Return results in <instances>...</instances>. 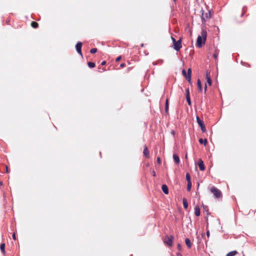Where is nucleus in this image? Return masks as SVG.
<instances>
[{"label": "nucleus", "instance_id": "obj_7", "mask_svg": "<svg viewBox=\"0 0 256 256\" xmlns=\"http://www.w3.org/2000/svg\"><path fill=\"white\" fill-rule=\"evenodd\" d=\"M82 44L80 42H77V44L76 45V52L78 54H79L82 56Z\"/></svg>", "mask_w": 256, "mask_h": 256}, {"label": "nucleus", "instance_id": "obj_36", "mask_svg": "<svg viewBox=\"0 0 256 256\" xmlns=\"http://www.w3.org/2000/svg\"><path fill=\"white\" fill-rule=\"evenodd\" d=\"M126 66V64L124 63H122L120 64V67L123 68Z\"/></svg>", "mask_w": 256, "mask_h": 256}, {"label": "nucleus", "instance_id": "obj_11", "mask_svg": "<svg viewBox=\"0 0 256 256\" xmlns=\"http://www.w3.org/2000/svg\"><path fill=\"white\" fill-rule=\"evenodd\" d=\"M200 208L198 206H196L194 207V214L196 216H200Z\"/></svg>", "mask_w": 256, "mask_h": 256}, {"label": "nucleus", "instance_id": "obj_10", "mask_svg": "<svg viewBox=\"0 0 256 256\" xmlns=\"http://www.w3.org/2000/svg\"><path fill=\"white\" fill-rule=\"evenodd\" d=\"M162 190L164 194H168V188L166 184H164L162 185Z\"/></svg>", "mask_w": 256, "mask_h": 256}, {"label": "nucleus", "instance_id": "obj_35", "mask_svg": "<svg viewBox=\"0 0 256 256\" xmlns=\"http://www.w3.org/2000/svg\"><path fill=\"white\" fill-rule=\"evenodd\" d=\"M120 60H121V56H118V58H116V62H118V61H120Z\"/></svg>", "mask_w": 256, "mask_h": 256}, {"label": "nucleus", "instance_id": "obj_14", "mask_svg": "<svg viewBox=\"0 0 256 256\" xmlns=\"http://www.w3.org/2000/svg\"><path fill=\"white\" fill-rule=\"evenodd\" d=\"M185 243L186 246L190 248H192V243L190 240L188 238L185 239Z\"/></svg>", "mask_w": 256, "mask_h": 256}, {"label": "nucleus", "instance_id": "obj_42", "mask_svg": "<svg viewBox=\"0 0 256 256\" xmlns=\"http://www.w3.org/2000/svg\"><path fill=\"white\" fill-rule=\"evenodd\" d=\"M152 64L154 65H156V64H158V62H152Z\"/></svg>", "mask_w": 256, "mask_h": 256}, {"label": "nucleus", "instance_id": "obj_21", "mask_svg": "<svg viewBox=\"0 0 256 256\" xmlns=\"http://www.w3.org/2000/svg\"><path fill=\"white\" fill-rule=\"evenodd\" d=\"M88 67L90 68H94L96 66L95 63L94 62H88Z\"/></svg>", "mask_w": 256, "mask_h": 256}, {"label": "nucleus", "instance_id": "obj_43", "mask_svg": "<svg viewBox=\"0 0 256 256\" xmlns=\"http://www.w3.org/2000/svg\"><path fill=\"white\" fill-rule=\"evenodd\" d=\"M171 38H172V42H173V43H174V40H176V39H175L174 37H172V36H171Z\"/></svg>", "mask_w": 256, "mask_h": 256}, {"label": "nucleus", "instance_id": "obj_6", "mask_svg": "<svg viewBox=\"0 0 256 256\" xmlns=\"http://www.w3.org/2000/svg\"><path fill=\"white\" fill-rule=\"evenodd\" d=\"M174 237L172 236H166L165 238V240L164 242L165 244L172 246V242L174 240Z\"/></svg>", "mask_w": 256, "mask_h": 256}, {"label": "nucleus", "instance_id": "obj_4", "mask_svg": "<svg viewBox=\"0 0 256 256\" xmlns=\"http://www.w3.org/2000/svg\"><path fill=\"white\" fill-rule=\"evenodd\" d=\"M202 23H204L206 20L210 18L212 16V13L210 10L208 12H206L204 14V11L203 10H202Z\"/></svg>", "mask_w": 256, "mask_h": 256}, {"label": "nucleus", "instance_id": "obj_34", "mask_svg": "<svg viewBox=\"0 0 256 256\" xmlns=\"http://www.w3.org/2000/svg\"><path fill=\"white\" fill-rule=\"evenodd\" d=\"M177 247H178V249L179 250H181V248H182V246H181V244H177Z\"/></svg>", "mask_w": 256, "mask_h": 256}, {"label": "nucleus", "instance_id": "obj_45", "mask_svg": "<svg viewBox=\"0 0 256 256\" xmlns=\"http://www.w3.org/2000/svg\"><path fill=\"white\" fill-rule=\"evenodd\" d=\"M152 176H156V172L154 170L152 172Z\"/></svg>", "mask_w": 256, "mask_h": 256}, {"label": "nucleus", "instance_id": "obj_30", "mask_svg": "<svg viewBox=\"0 0 256 256\" xmlns=\"http://www.w3.org/2000/svg\"><path fill=\"white\" fill-rule=\"evenodd\" d=\"M182 74L183 76L185 77L186 78V77L187 76V73L186 72V71L184 69H183L182 70Z\"/></svg>", "mask_w": 256, "mask_h": 256}, {"label": "nucleus", "instance_id": "obj_8", "mask_svg": "<svg viewBox=\"0 0 256 256\" xmlns=\"http://www.w3.org/2000/svg\"><path fill=\"white\" fill-rule=\"evenodd\" d=\"M191 75H192V69L190 68H189L187 72V76L186 77V79L188 80V82L190 84H192V79H191Z\"/></svg>", "mask_w": 256, "mask_h": 256}, {"label": "nucleus", "instance_id": "obj_27", "mask_svg": "<svg viewBox=\"0 0 256 256\" xmlns=\"http://www.w3.org/2000/svg\"><path fill=\"white\" fill-rule=\"evenodd\" d=\"M206 79V81H207L208 84V85L210 86L212 85V80L211 78H207Z\"/></svg>", "mask_w": 256, "mask_h": 256}, {"label": "nucleus", "instance_id": "obj_17", "mask_svg": "<svg viewBox=\"0 0 256 256\" xmlns=\"http://www.w3.org/2000/svg\"><path fill=\"white\" fill-rule=\"evenodd\" d=\"M183 206L184 209H187L188 208V203L186 198L182 199Z\"/></svg>", "mask_w": 256, "mask_h": 256}, {"label": "nucleus", "instance_id": "obj_2", "mask_svg": "<svg viewBox=\"0 0 256 256\" xmlns=\"http://www.w3.org/2000/svg\"><path fill=\"white\" fill-rule=\"evenodd\" d=\"M210 192L214 194V196L217 198H218L222 196V194L220 190L214 186H212L210 188Z\"/></svg>", "mask_w": 256, "mask_h": 256}, {"label": "nucleus", "instance_id": "obj_33", "mask_svg": "<svg viewBox=\"0 0 256 256\" xmlns=\"http://www.w3.org/2000/svg\"><path fill=\"white\" fill-rule=\"evenodd\" d=\"M218 53H217L216 52H215L213 54V56H214V58L215 59H216V58H217V57H218Z\"/></svg>", "mask_w": 256, "mask_h": 256}, {"label": "nucleus", "instance_id": "obj_25", "mask_svg": "<svg viewBox=\"0 0 256 256\" xmlns=\"http://www.w3.org/2000/svg\"><path fill=\"white\" fill-rule=\"evenodd\" d=\"M192 188V182H188L187 184V190L190 192Z\"/></svg>", "mask_w": 256, "mask_h": 256}, {"label": "nucleus", "instance_id": "obj_28", "mask_svg": "<svg viewBox=\"0 0 256 256\" xmlns=\"http://www.w3.org/2000/svg\"><path fill=\"white\" fill-rule=\"evenodd\" d=\"M246 6L243 7L242 12V13L240 16H242L244 15V14H245V12H246Z\"/></svg>", "mask_w": 256, "mask_h": 256}, {"label": "nucleus", "instance_id": "obj_50", "mask_svg": "<svg viewBox=\"0 0 256 256\" xmlns=\"http://www.w3.org/2000/svg\"><path fill=\"white\" fill-rule=\"evenodd\" d=\"M174 1H176V0H174Z\"/></svg>", "mask_w": 256, "mask_h": 256}, {"label": "nucleus", "instance_id": "obj_40", "mask_svg": "<svg viewBox=\"0 0 256 256\" xmlns=\"http://www.w3.org/2000/svg\"><path fill=\"white\" fill-rule=\"evenodd\" d=\"M6 172L8 173L10 172V170H8V167L7 166H6Z\"/></svg>", "mask_w": 256, "mask_h": 256}, {"label": "nucleus", "instance_id": "obj_12", "mask_svg": "<svg viewBox=\"0 0 256 256\" xmlns=\"http://www.w3.org/2000/svg\"><path fill=\"white\" fill-rule=\"evenodd\" d=\"M173 158L176 164H178L180 162L179 156L176 154H173Z\"/></svg>", "mask_w": 256, "mask_h": 256}, {"label": "nucleus", "instance_id": "obj_19", "mask_svg": "<svg viewBox=\"0 0 256 256\" xmlns=\"http://www.w3.org/2000/svg\"><path fill=\"white\" fill-rule=\"evenodd\" d=\"M237 254V251L233 250L228 252L226 256H234Z\"/></svg>", "mask_w": 256, "mask_h": 256}, {"label": "nucleus", "instance_id": "obj_29", "mask_svg": "<svg viewBox=\"0 0 256 256\" xmlns=\"http://www.w3.org/2000/svg\"><path fill=\"white\" fill-rule=\"evenodd\" d=\"M96 52H97V48H92L90 50V52L91 54H92L96 53Z\"/></svg>", "mask_w": 256, "mask_h": 256}, {"label": "nucleus", "instance_id": "obj_41", "mask_svg": "<svg viewBox=\"0 0 256 256\" xmlns=\"http://www.w3.org/2000/svg\"><path fill=\"white\" fill-rule=\"evenodd\" d=\"M106 64V61H103V62H102L101 63V65H102V66H104V65H105V64Z\"/></svg>", "mask_w": 256, "mask_h": 256}, {"label": "nucleus", "instance_id": "obj_18", "mask_svg": "<svg viewBox=\"0 0 256 256\" xmlns=\"http://www.w3.org/2000/svg\"><path fill=\"white\" fill-rule=\"evenodd\" d=\"M165 112L166 114L168 113V99L167 98L166 100V103H165Z\"/></svg>", "mask_w": 256, "mask_h": 256}, {"label": "nucleus", "instance_id": "obj_3", "mask_svg": "<svg viewBox=\"0 0 256 256\" xmlns=\"http://www.w3.org/2000/svg\"><path fill=\"white\" fill-rule=\"evenodd\" d=\"M196 122L198 124V126H200L201 130L202 132H206V128L204 124V122L202 120H200V117L198 116H196Z\"/></svg>", "mask_w": 256, "mask_h": 256}, {"label": "nucleus", "instance_id": "obj_32", "mask_svg": "<svg viewBox=\"0 0 256 256\" xmlns=\"http://www.w3.org/2000/svg\"><path fill=\"white\" fill-rule=\"evenodd\" d=\"M156 162H157L158 164H161V160H160V157H158L157 158H156Z\"/></svg>", "mask_w": 256, "mask_h": 256}, {"label": "nucleus", "instance_id": "obj_31", "mask_svg": "<svg viewBox=\"0 0 256 256\" xmlns=\"http://www.w3.org/2000/svg\"><path fill=\"white\" fill-rule=\"evenodd\" d=\"M186 96H190V90H189V88H186Z\"/></svg>", "mask_w": 256, "mask_h": 256}, {"label": "nucleus", "instance_id": "obj_5", "mask_svg": "<svg viewBox=\"0 0 256 256\" xmlns=\"http://www.w3.org/2000/svg\"><path fill=\"white\" fill-rule=\"evenodd\" d=\"M182 47V40L180 38L178 40H174L173 44V48L174 50L178 52L180 50Z\"/></svg>", "mask_w": 256, "mask_h": 256}, {"label": "nucleus", "instance_id": "obj_22", "mask_svg": "<svg viewBox=\"0 0 256 256\" xmlns=\"http://www.w3.org/2000/svg\"><path fill=\"white\" fill-rule=\"evenodd\" d=\"M31 26L34 28H38V22H32V23H31Z\"/></svg>", "mask_w": 256, "mask_h": 256}, {"label": "nucleus", "instance_id": "obj_49", "mask_svg": "<svg viewBox=\"0 0 256 256\" xmlns=\"http://www.w3.org/2000/svg\"><path fill=\"white\" fill-rule=\"evenodd\" d=\"M243 256H245L244 254H243Z\"/></svg>", "mask_w": 256, "mask_h": 256}, {"label": "nucleus", "instance_id": "obj_15", "mask_svg": "<svg viewBox=\"0 0 256 256\" xmlns=\"http://www.w3.org/2000/svg\"><path fill=\"white\" fill-rule=\"evenodd\" d=\"M197 84H198V91L200 92H202V86L201 84L200 80L199 79L198 80Z\"/></svg>", "mask_w": 256, "mask_h": 256}, {"label": "nucleus", "instance_id": "obj_9", "mask_svg": "<svg viewBox=\"0 0 256 256\" xmlns=\"http://www.w3.org/2000/svg\"><path fill=\"white\" fill-rule=\"evenodd\" d=\"M198 166L200 170L203 171L205 170V166L203 161L202 159H200L198 162Z\"/></svg>", "mask_w": 256, "mask_h": 256}, {"label": "nucleus", "instance_id": "obj_44", "mask_svg": "<svg viewBox=\"0 0 256 256\" xmlns=\"http://www.w3.org/2000/svg\"><path fill=\"white\" fill-rule=\"evenodd\" d=\"M206 90H207V86H206V84H205V86H204V92H206Z\"/></svg>", "mask_w": 256, "mask_h": 256}, {"label": "nucleus", "instance_id": "obj_23", "mask_svg": "<svg viewBox=\"0 0 256 256\" xmlns=\"http://www.w3.org/2000/svg\"><path fill=\"white\" fill-rule=\"evenodd\" d=\"M186 180L188 182H191L190 176V174H189V173L187 172L186 174Z\"/></svg>", "mask_w": 256, "mask_h": 256}, {"label": "nucleus", "instance_id": "obj_16", "mask_svg": "<svg viewBox=\"0 0 256 256\" xmlns=\"http://www.w3.org/2000/svg\"><path fill=\"white\" fill-rule=\"evenodd\" d=\"M198 142L200 144H204V146H206L208 142L206 138L203 139L200 138L198 140Z\"/></svg>", "mask_w": 256, "mask_h": 256}, {"label": "nucleus", "instance_id": "obj_39", "mask_svg": "<svg viewBox=\"0 0 256 256\" xmlns=\"http://www.w3.org/2000/svg\"><path fill=\"white\" fill-rule=\"evenodd\" d=\"M210 231L208 230L206 231V236L208 238L210 236Z\"/></svg>", "mask_w": 256, "mask_h": 256}, {"label": "nucleus", "instance_id": "obj_13", "mask_svg": "<svg viewBox=\"0 0 256 256\" xmlns=\"http://www.w3.org/2000/svg\"><path fill=\"white\" fill-rule=\"evenodd\" d=\"M143 154H144V155L146 158H148L149 157V151H148L146 146H145V148H144V150Z\"/></svg>", "mask_w": 256, "mask_h": 256}, {"label": "nucleus", "instance_id": "obj_26", "mask_svg": "<svg viewBox=\"0 0 256 256\" xmlns=\"http://www.w3.org/2000/svg\"><path fill=\"white\" fill-rule=\"evenodd\" d=\"M206 78H210V71L206 70Z\"/></svg>", "mask_w": 256, "mask_h": 256}, {"label": "nucleus", "instance_id": "obj_37", "mask_svg": "<svg viewBox=\"0 0 256 256\" xmlns=\"http://www.w3.org/2000/svg\"><path fill=\"white\" fill-rule=\"evenodd\" d=\"M158 64H162L163 63V60H159L158 61Z\"/></svg>", "mask_w": 256, "mask_h": 256}, {"label": "nucleus", "instance_id": "obj_1", "mask_svg": "<svg viewBox=\"0 0 256 256\" xmlns=\"http://www.w3.org/2000/svg\"><path fill=\"white\" fill-rule=\"evenodd\" d=\"M207 32L205 30H202L201 36H198L197 38L196 45L198 48H202L205 44L206 40Z\"/></svg>", "mask_w": 256, "mask_h": 256}, {"label": "nucleus", "instance_id": "obj_46", "mask_svg": "<svg viewBox=\"0 0 256 256\" xmlns=\"http://www.w3.org/2000/svg\"><path fill=\"white\" fill-rule=\"evenodd\" d=\"M176 255H177L178 256H182V254H180V253H177V254H176Z\"/></svg>", "mask_w": 256, "mask_h": 256}, {"label": "nucleus", "instance_id": "obj_47", "mask_svg": "<svg viewBox=\"0 0 256 256\" xmlns=\"http://www.w3.org/2000/svg\"><path fill=\"white\" fill-rule=\"evenodd\" d=\"M3 185V182L2 181H0V186Z\"/></svg>", "mask_w": 256, "mask_h": 256}, {"label": "nucleus", "instance_id": "obj_38", "mask_svg": "<svg viewBox=\"0 0 256 256\" xmlns=\"http://www.w3.org/2000/svg\"><path fill=\"white\" fill-rule=\"evenodd\" d=\"M12 238L14 240H16V236L15 233L12 234Z\"/></svg>", "mask_w": 256, "mask_h": 256}, {"label": "nucleus", "instance_id": "obj_20", "mask_svg": "<svg viewBox=\"0 0 256 256\" xmlns=\"http://www.w3.org/2000/svg\"><path fill=\"white\" fill-rule=\"evenodd\" d=\"M0 249L2 252L4 254H5V244L2 243L0 246Z\"/></svg>", "mask_w": 256, "mask_h": 256}, {"label": "nucleus", "instance_id": "obj_48", "mask_svg": "<svg viewBox=\"0 0 256 256\" xmlns=\"http://www.w3.org/2000/svg\"><path fill=\"white\" fill-rule=\"evenodd\" d=\"M202 237H204V236H205V234H204V233H202Z\"/></svg>", "mask_w": 256, "mask_h": 256}, {"label": "nucleus", "instance_id": "obj_24", "mask_svg": "<svg viewBox=\"0 0 256 256\" xmlns=\"http://www.w3.org/2000/svg\"><path fill=\"white\" fill-rule=\"evenodd\" d=\"M186 100L188 102V106H191L192 105V102L190 100V96H186Z\"/></svg>", "mask_w": 256, "mask_h": 256}]
</instances>
